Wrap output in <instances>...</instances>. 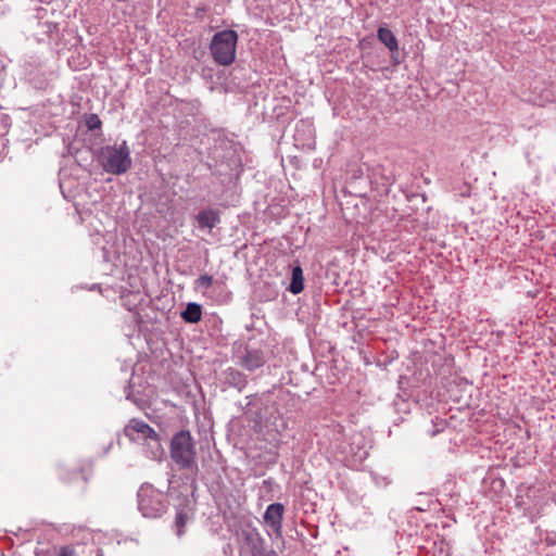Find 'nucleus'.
<instances>
[{"label": "nucleus", "mask_w": 556, "mask_h": 556, "mask_svg": "<svg viewBox=\"0 0 556 556\" xmlns=\"http://www.w3.org/2000/svg\"><path fill=\"white\" fill-rule=\"evenodd\" d=\"M169 455L179 469L189 471L187 479H190L193 489H195L199 467L194 440L189 430H180L173 435L169 444Z\"/></svg>", "instance_id": "obj_1"}, {"label": "nucleus", "mask_w": 556, "mask_h": 556, "mask_svg": "<svg viewBox=\"0 0 556 556\" xmlns=\"http://www.w3.org/2000/svg\"><path fill=\"white\" fill-rule=\"evenodd\" d=\"M98 161L104 172L109 174H125L131 167L130 150L127 142L123 141L119 147H102L99 151Z\"/></svg>", "instance_id": "obj_2"}, {"label": "nucleus", "mask_w": 556, "mask_h": 556, "mask_svg": "<svg viewBox=\"0 0 556 556\" xmlns=\"http://www.w3.org/2000/svg\"><path fill=\"white\" fill-rule=\"evenodd\" d=\"M238 34L233 29H224L214 34L210 51L215 63L228 66L236 60Z\"/></svg>", "instance_id": "obj_3"}, {"label": "nucleus", "mask_w": 556, "mask_h": 556, "mask_svg": "<svg viewBox=\"0 0 556 556\" xmlns=\"http://www.w3.org/2000/svg\"><path fill=\"white\" fill-rule=\"evenodd\" d=\"M138 509L146 518H159L167 509V498L152 484L143 483L137 493Z\"/></svg>", "instance_id": "obj_4"}, {"label": "nucleus", "mask_w": 556, "mask_h": 556, "mask_svg": "<svg viewBox=\"0 0 556 556\" xmlns=\"http://www.w3.org/2000/svg\"><path fill=\"white\" fill-rule=\"evenodd\" d=\"M241 551L252 556H263L265 553V541L260 532L249 525L241 528L238 533Z\"/></svg>", "instance_id": "obj_5"}, {"label": "nucleus", "mask_w": 556, "mask_h": 556, "mask_svg": "<svg viewBox=\"0 0 556 556\" xmlns=\"http://www.w3.org/2000/svg\"><path fill=\"white\" fill-rule=\"evenodd\" d=\"M124 433L131 441L143 442L147 437L154 434V429H152L147 422L134 418L125 426Z\"/></svg>", "instance_id": "obj_6"}, {"label": "nucleus", "mask_w": 556, "mask_h": 556, "mask_svg": "<svg viewBox=\"0 0 556 556\" xmlns=\"http://www.w3.org/2000/svg\"><path fill=\"white\" fill-rule=\"evenodd\" d=\"M222 383L224 390L226 388H233L241 393L248 384V377L238 369L228 367L222 374Z\"/></svg>", "instance_id": "obj_7"}, {"label": "nucleus", "mask_w": 556, "mask_h": 556, "mask_svg": "<svg viewBox=\"0 0 556 556\" xmlns=\"http://www.w3.org/2000/svg\"><path fill=\"white\" fill-rule=\"evenodd\" d=\"M285 507L281 503H273L267 506L264 520L277 534L281 533Z\"/></svg>", "instance_id": "obj_8"}, {"label": "nucleus", "mask_w": 556, "mask_h": 556, "mask_svg": "<svg viewBox=\"0 0 556 556\" xmlns=\"http://www.w3.org/2000/svg\"><path fill=\"white\" fill-rule=\"evenodd\" d=\"M194 219L200 229H208L210 231L220 223V215L217 210L207 207L201 210Z\"/></svg>", "instance_id": "obj_9"}, {"label": "nucleus", "mask_w": 556, "mask_h": 556, "mask_svg": "<svg viewBox=\"0 0 556 556\" xmlns=\"http://www.w3.org/2000/svg\"><path fill=\"white\" fill-rule=\"evenodd\" d=\"M245 404L242 407L244 414H250L253 419L262 424L264 416L262 414V407L264 406V396L258 394H252L245 397Z\"/></svg>", "instance_id": "obj_10"}, {"label": "nucleus", "mask_w": 556, "mask_h": 556, "mask_svg": "<svg viewBox=\"0 0 556 556\" xmlns=\"http://www.w3.org/2000/svg\"><path fill=\"white\" fill-rule=\"evenodd\" d=\"M239 364L249 371L258 369L265 364L264 353L258 349H247Z\"/></svg>", "instance_id": "obj_11"}, {"label": "nucleus", "mask_w": 556, "mask_h": 556, "mask_svg": "<svg viewBox=\"0 0 556 556\" xmlns=\"http://www.w3.org/2000/svg\"><path fill=\"white\" fill-rule=\"evenodd\" d=\"M144 445L146 455L154 460H161L164 455V448L162 447L161 440L157 433L151 434L146 438L142 442Z\"/></svg>", "instance_id": "obj_12"}, {"label": "nucleus", "mask_w": 556, "mask_h": 556, "mask_svg": "<svg viewBox=\"0 0 556 556\" xmlns=\"http://www.w3.org/2000/svg\"><path fill=\"white\" fill-rule=\"evenodd\" d=\"M371 182L376 184L380 192H388V188L393 182V175L391 172L386 170L382 166H377L372 169V174L370 176Z\"/></svg>", "instance_id": "obj_13"}, {"label": "nucleus", "mask_w": 556, "mask_h": 556, "mask_svg": "<svg viewBox=\"0 0 556 556\" xmlns=\"http://www.w3.org/2000/svg\"><path fill=\"white\" fill-rule=\"evenodd\" d=\"M180 317L188 324H195L202 318V306L195 302H190L180 313Z\"/></svg>", "instance_id": "obj_14"}, {"label": "nucleus", "mask_w": 556, "mask_h": 556, "mask_svg": "<svg viewBox=\"0 0 556 556\" xmlns=\"http://www.w3.org/2000/svg\"><path fill=\"white\" fill-rule=\"evenodd\" d=\"M378 39L391 51H397L399 41L393 31L388 27H379L377 31Z\"/></svg>", "instance_id": "obj_15"}, {"label": "nucleus", "mask_w": 556, "mask_h": 556, "mask_svg": "<svg viewBox=\"0 0 556 556\" xmlns=\"http://www.w3.org/2000/svg\"><path fill=\"white\" fill-rule=\"evenodd\" d=\"M304 289L303 269L300 265L292 268L291 282L288 290L293 294H299Z\"/></svg>", "instance_id": "obj_16"}, {"label": "nucleus", "mask_w": 556, "mask_h": 556, "mask_svg": "<svg viewBox=\"0 0 556 556\" xmlns=\"http://www.w3.org/2000/svg\"><path fill=\"white\" fill-rule=\"evenodd\" d=\"M189 516L188 511L184 508L177 509L176 518H175V526H176V533L177 536L180 538L184 534V528L187 523Z\"/></svg>", "instance_id": "obj_17"}, {"label": "nucleus", "mask_w": 556, "mask_h": 556, "mask_svg": "<svg viewBox=\"0 0 556 556\" xmlns=\"http://www.w3.org/2000/svg\"><path fill=\"white\" fill-rule=\"evenodd\" d=\"M194 283H195V289H198V290L208 289L213 285V277L210 275H201L195 279Z\"/></svg>", "instance_id": "obj_18"}, {"label": "nucleus", "mask_w": 556, "mask_h": 556, "mask_svg": "<svg viewBox=\"0 0 556 556\" xmlns=\"http://www.w3.org/2000/svg\"><path fill=\"white\" fill-rule=\"evenodd\" d=\"M102 122L97 114H90L86 119V126L89 130L100 129Z\"/></svg>", "instance_id": "obj_19"}, {"label": "nucleus", "mask_w": 556, "mask_h": 556, "mask_svg": "<svg viewBox=\"0 0 556 556\" xmlns=\"http://www.w3.org/2000/svg\"><path fill=\"white\" fill-rule=\"evenodd\" d=\"M43 27V33L51 36L54 31L58 30V24H54V23H45L42 25Z\"/></svg>", "instance_id": "obj_20"}, {"label": "nucleus", "mask_w": 556, "mask_h": 556, "mask_svg": "<svg viewBox=\"0 0 556 556\" xmlns=\"http://www.w3.org/2000/svg\"><path fill=\"white\" fill-rule=\"evenodd\" d=\"M59 556H75V549L72 546H62Z\"/></svg>", "instance_id": "obj_21"}, {"label": "nucleus", "mask_w": 556, "mask_h": 556, "mask_svg": "<svg viewBox=\"0 0 556 556\" xmlns=\"http://www.w3.org/2000/svg\"><path fill=\"white\" fill-rule=\"evenodd\" d=\"M355 455L359 458V459H363L367 456V451L365 450L364 446H358V451L355 453Z\"/></svg>", "instance_id": "obj_22"}, {"label": "nucleus", "mask_w": 556, "mask_h": 556, "mask_svg": "<svg viewBox=\"0 0 556 556\" xmlns=\"http://www.w3.org/2000/svg\"><path fill=\"white\" fill-rule=\"evenodd\" d=\"M357 439H362L359 434L353 435V443L352 444H354Z\"/></svg>", "instance_id": "obj_23"}, {"label": "nucleus", "mask_w": 556, "mask_h": 556, "mask_svg": "<svg viewBox=\"0 0 556 556\" xmlns=\"http://www.w3.org/2000/svg\"><path fill=\"white\" fill-rule=\"evenodd\" d=\"M97 556H103V552H102V549H101V548H99V549H98V552H97Z\"/></svg>", "instance_id": "obj_24"}, {"label": "nucleus", "mask_w": 556, "mask_h": 556, "mask_svg": "<svg viewBox=\"0 0 556 556\" xmlns=\"http://www.w3.org/2000/svg\"><path fill=\"white\" fill-rule=\"evenodd\" d=\"M36 555H37V556H41V549H37V551H36Z\"/></svg>", "instance_id": "obj_25"}]
</instances>
